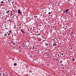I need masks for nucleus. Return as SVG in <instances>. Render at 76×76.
Here are the masks:
<instances>
[{
  "instance_id": "nucleus-1",
  "label": "nucleus",
  "mask_w": 76,
  "mask_h": 76,
  "mask_svg": "<svg viewBox=\"0 0 76 76\" xmlns=\"http://www.w3.org/2000/svg\"><path fill=\"white\" fill-rule=\"evenodd\" d=\"M69 10V9H67V10H66L65 12H63V13H65V14H66V13H68Z\"/></svg>"
},
{
  "instance_id": "nucleus-2",
  "label": "nucleus",
  "mask_w": 76,
  "mask_h": 76,
  "mask_svg": "<svg viewBox=\"0 0 76 76\" xmlns=\"http://www.w3.org/2000/svg\"><path fill=\"white\" fill-rule=\"evenodd\" d=\"M20 9H19L18 10V13L21 14L22 13V12H20Z\"/></svg>"
},
{
  "instance_id": "nucleus-3",
  "label": "nucleus",
  "mask_w": 76,
  "mask_h": 76,
  "mask_svg": "<svg viewBox=\"0 0 76 76\" xmlns=\"http://www.w3.org/2000/svg\"><path fill=\"white\" fill-rule=\"evenodd\" d=\"M56 45H57V44L56 43L53 44V47H56Z\"/></svg>"
},
{
  "instance_id": "nucleus-4",
  "label": "nucleus",
  "mask_w": 76,
  "mask_h": 76,
  "mask_svg": "<svg viewBox=\"0 0 76 76\" xmlns=\"http://www.w3.org/2000/svg\"><path fill=\"white\" fill-rule=\"evenodd\" d=\"M11 12L10 11L8 10L6 12V13L7 14L8 13H10V12Z\"/></svg>"
},
{
  "instance_id": "nucleus-5",
  "label": "nucleus",
  "mask_w": 76,
  "mask_h": 76,
  "mask_svg": "<svg viewBox=\"0 0 76 76\" xmlns=\"http://www.w3.org/2000/svg\"><path fill=\"white\" fill-rule=\"evenodd\" d=\"M37 48H36V47H34L33 46V48H32V49L34 50V49H36Z\"/></svg>"
},
{
  "instance_id": "nucleus-6",
  "label": "nucleus",
  "mask_w": 76,
  "mask_h": 76,
  "mask_svg": "<svg viewBox=\"0 0 76 76\" xmlns=\"http://www.w3.org/2000/svg\"><path fill=\"white\" fill-rule=\"evenodd\" d=\"M14 65L15 66H16L17 65V64L16 63H15L14 64Z\"/></svg>"
},
{
  "instance_id": "nucleus-7",
  "label": "nucleus",
  "mask_w": 76,
  "mask_h": 76,
  "mask_svg": "<svg viewBox=\"0 0 76 76\" xmlns=\"http://www.w3.org/2000/svg\"><path fill=\"white\" fill-rule=\"evenodd\" d=\"M45 45H47V46H48V43H46L45 44Z\"/></svg>"
},
{
  "instance_id": "nucleus-8",
  "label": "nucleus",
  "mask_w": 76,
  "mask_h": 76,
  "mask_svg": "<svg viewBox=\"0 0 76 76\" xmlns=\"http://www.w3.org/2000/svg\"><path fill=\"white\" fill-rule=\"evenodd\" d=\"M29 57H30V58L32 57V55H30Z\"/></svg>"
},
{
  "instance_id": "nucleus-9",
  "label": "nucleus",
  "mask_w": 76,
  "mask_h": 76,
  "mask_svg": "<svg viewBox=\"0 0 76 76\" xmlns=\"http://www.w3.org/2000/svg\"><path fill=\"white\" fill-rule=\"evenodd\" d=\"M34 18H36L38 17V16H36V15H35L34 16Z\"/></svg>"
},
{
  "instance_id": "nucleus-10",
  "label": "nucleus",
  "mask_w": 76,
  "mask_h": 76,
  "mask_svg": "<svg viewBox=\"0 0 76 76\" xmlns=\"http://www.w3.org/2000/svg\"><path fill=\"white\" fill-rule=\"evenodd\" d=\"M16 26L14 25V27H13L14 29H16Z\"/></svg>"
},
{
  "instance_id": "nucleus-11",
  "label": "nucleus",
  "mask_w": 76,
  "mask_h": 76,
  "mask_svg": "<svg viewBox=\"0 0 76 76\" xmlns=\"http://www.w3.org/2000/svg\"><path fill=\"white\" fill-rule=\"evenodd\" d=\"M9 32L10 33H11V34H12V31L11 30H10L9 31Z\"/></svg>"
},
{
  "instance_id": "nucleus-12",
  "label": "nucleus",
  "mask_w": 76,
  "mask_h": 76,
  "mask_svg": "<svg viewBox=\"0 0 76 76\" xmlns=\"http://www.w3.org/2000/svg\"><path fill=\"white\" fill-rule=\"evenodd\" d=\"M10 14H11V15H10V16H11V15L13 16V14H12V13H10Z\"/></svg>"
},
{
  "instance_id": "nucleus-13",
  "label": "nucleus",
  "mask_w": 76,
  "mask_h": 76,
  "mask_svg": "<svg viewBox=\"0 0 76 76\" xmlns=\"http://www.w3.org/2000/svg\"><path fill=\"white\" fill-rule=\"evenodd\" d=\"M38 35H41V34L40 33H38V34H37V36L38 37Z\"/></svg>"
},
{
  "instance_id": "nucleus-14",
  "label": "nucleus",
  "mask_w": 76,
  "mask_h": 76,
  "mask_svg": "<svg viewBox=\"0 0 76 76\" xmlns=\"http://www.w3.org/2000/svg\"><path fill=\"white\" fill-rule=\"evenodd\" d=\"M3 6V4H0V7H1V6Z\"/></svg>"
},
{
  "instance_id": "nucleus-15",
  "label": "nucleus",
  "mask_w": 76,
  "mask_h": 76,
  "mask_svg": "<svg viewBox=\"0 0 76 76\" xmlns=\"http://www.w3.org/2000/svg\"><path fill=\"white\" fill-rule=\"evenodd\" d=\"M4 36H7V34H5Z\"/></svg>"
},
{
  "instance_id": "nucleus-16",
  "label": "nucleus",
  "mask_w": 76,
  "mask_h": 76,
  "mask_svg": "<svg viewBox=\"0 0 76 76\" xmlns=\"http://www.w3.org/2000/svg\"><path fill=\"white\" fill-rule=\"evenodd\" d=\"M52 40H53V41H55V39H53Z\"/></svg>"
},
{
  "instance_id": "nucleus-17",
  "label": "nucleus",
  "mask_w": 76,
  "mask_h": 76,
  "mask_svg": "<svg viewBox=\"0 0 76 76\" xmlns=\"http://www.w3.org/2000/svg\"><path fill=\"white\" fill-rule=\"evenodd\" d=\"M48 14H49V15H50L51 12H48Z\"/></svg>"
},
{
  "instance_id": "nucleus-18",
  "label": "nucleus",
  "mask_w": 76,
  "mask_h": 76,
  "mask_svg": "<svg viewBox=\"0 0 76 76\" xmlns=\"http://www.w3.org/2000/svg\"><path fill=\"white\" fill-rule=\"evenodd\" d=\"M3 3L4 2H3V1H1V3L2 4H3Z\"/></svg>"
},
{
  "instance_id": "nucleus-19",
  "label": "nucleus",
  "mask_w": 76,
  "mask_h": 76,
  "mask_svg": "<svg viewBox=\"0 0 76 76\" xmlns=\"http://www.w3.org/2000/svg\"><path fill=\"white\" fill-rule=\"evenodd\" d=\"M22 32L24 33V34H25V32H24V31H23Z\"/></svg>"
},
{
  "instance_id": "nucleus-20",
  "label": "nucleus",
  "mask_w": 76,
  "mask_h": 76,
  "mask_svg": "<svg viewBox=\"0 0 76 76\" xmlns=\"http://www.w3.org/2000/svg\"><path fill=\"white\" fill-rule=\"evenodd\" d=\"M72 61H75V59H72Z\"/></svg>"
},
{
  "instance_id": "nucleus-21",
  "label": "nucleus",
  "mask_w": 76,
  "mask_h": 76,
  "mask_svg": "<svg viewBox=\"0 0 76 76\" xmlns=\"http://www.w3.org/2000/svg\"><path fill=\"white\" fill-rule=\"evenodd\" d=\"M34 50L35 51H37V50L36 49H35V50Z\"/></svg>"
},
{
  "instance_id": "nucleus-22",
  "label": "nucleus",
  "mask_w": 76,
  "mask_h": 76,
  "mask_svg": "<svg viewBox=\"0 0 76 76\" xmlns=\"http://www.w3.org/2000/svg\"><path fill=\"white\" fill-rule=\"evenodd\" d=\"M66 4H69V2H67Z\"/></svg>"
},
{
  "instance_id": "nucleus-23",
  "label": "nucleus",
  "mask_w": 76,
  "mask_h": 76,
  "mask_svg": "<svg viewBox=\"0 0 76 76\" xmlns=\"http://www.w3.org/2000/svg\"><path fill=\"white\" fill-rule=\"evenodd\" d=\"M8 35H10V33H8Z\"/></svg>"
},
{
  "instance_id": "nucleus-24",
  "label": "nucleus",
  "mask_w": 76,
  "mask_h": 76,
  "mask_svg": "<svg viewBox=\"0 0 76 76\" xmlns=\"http://www.w3.org/2000/svg\"><path fill=\"white\" fill-rule=\"evenodd\" d=\"M20 31H22V32L23 31V30L22 29H21Z\"/></svg>"
},
{
  "instance_id": "nucleus-25",
  "label": "nucleus",
  "mask_w": 76,
  "mask_h": 76,
  "mask_svg": "<svg viewBox=\"0 0 76 76\" xmlns=\"http://www.w3.org/2000/svg\"><path fill=\"white\" fill-rule=\"evenodd\" d=\"M11 18H14V16H13Z\"/></svg>"
},
{
  "instance_id": "nucleus-26",
  "label": "nucleus",
  "mask_w": 76,
  "mask_h": 76,
  "mask_svg": "<svg viewBox=\"0 0 76 76\" xmlns=\"http://www.w3.org/2000/svg\"><path fill=\"white\" fill-rule=\"evenodd\" d=\"M44 54V53H43V52H42V54Z\"/></svg>"
},
{
  "instance_id": "nucleus-27",
  "label": "nucleus",
  "mask_w": 76,
  "mask_h": 76,
  "mask_svg": "<svg viewBox=\"0 0 76 76\" xmlns=\"http://www.w3.org/2000/svg\"><path fill=\"white\" fill-rule=\"evenodd\" d=\"M58 59H56V61H58Z\"/></svg>"
},
{
  "instance_id": "nucleus-28",
  "label": "nucleus",
  "mask_w": 76,
  "mask_h": 76,
  "mask_svg": "<svg viewBox=\"0 0 76 76\" xmlns=\"http://www.w3.org/2000/svg\"><path fill=\"white\" fill-rule=\"evenodd\" d=\"M18 16H17L16 17V18H17V19H18Z\"/></svg>"
},
{
  "instance_id": "nucleus-29",
  "label": "nucleus",
  "mask_w": 76,
  "mask_h": 76,
  "mask_svg": "<svg viewBox=\"0 0 76 76\" xmlns=\"http://www.w3.org/2000/svg\"><path fill=\"white\" fill-rule=\"evenodd\" d=\"M73 32H72V34H73Z\"/></svg>"
},
{
  "instance_id": "nucleus-30",
  "label": "nucleus",
  "mask_w": 76,
  "mask_h": 76,
  "mask_svg": "<svg viewBox=\"0 0 76 76\" xmlns=\"http://www.w3.org/2000/svg\"><path fill=\"white\" fill-rule=\"evenodd\" d=\"M3 76H4V73H3Z\"/></svg>"
},
{
  "instance_id": "nucleus-31",
  "label": "nucleus",
  "mask_w": 76,
  "mask_h": 76,
  "mask_svg": "<svg viewBox=\"0 0 76 76\" xmlns=\"http://www.w3.org/2000/svg\"><path fill=\"white\" fill-rule=\"evenodd\" d=\"M11 13H13V12H12V11H11Z\"/></svg>"
},
{
  "instance_id": "nucleus-32",
  "label": "nucleus",
  "mask_w": 76,
  "mask_h": 76,
  "mask_svg": "<svg viewBox=\"0 0 76 76\" xmlns=\"http://www.w3.org/2000/svg\"><path fill=\"white\" fill-rule=\"evenodd\" d=\"M12 3H14V1H13V2H12Z\"/></svg>"
},
{
  "instance_id": "nucleus-33",
  "label": "nucleus",
  "mask_w": 76,
  "mask_h": 76,
  "mask_svg": "<svg viewBox=\"0 0 76 76\" xmlns=\"http://www.w3.org/2000/svg\"><path fill=\"white\" fill-rule=\"evenodd\" d=\"M12 37H13V35H12Z\"/></svg>"
},
{
  "instance_id": "nucleus-34",
  "label": "nucleus",
  "mask_w": 76,
  "mask_h": 76,
  "mask_svg": "<svg viewBox=\"0 0 76 76\" xmlns=\"http://www.w3.org/2000/svg\"><path fill=\"white\" fill-rule=\"evenodd\" d=\"M11 42H12V43H13V41H11Z\"/></svg>"
},
{
  "instance_id": "nucleus-35",
  "label": "nucleus",
  "mask_w": 76,
  "mask_h": 76,
  "mask_svg": "<svg viewBox=\"0 0 76 76\" xmlns=\"http://www.w3.org/2000/svg\"><path fill=\"white\" fill-rule=\"evenodd\" d=\"M61 66H63V64H61Z\"/></svg>"
},
{
  "instance_id": "nucleus-36",
  "label": "nucleus",
  "mask_w": 76,
  "mask_h": 76,
  "mask_svg": "<svg viewBox=\"0 0 76 76\" xmlns=\"http://www.w3.org/2000/svg\"><path fill=\"white\" fill-rule=\"evenodd\" d=\"M45 41V40H43V42H44V41Z\"/></svg>"
},
{
  "instance_id": "nucleus-37",
  "label": "nucleus",
  "mask_w": 76,
  "mask_h": 76,
  "mask_svg": "<svg viewBox=\"0 0 76 76\" xmlns=\"http://www.w3.org/2000/svg\"><path fill=\"white\" fill-rule=\"evenodd\" d=\"M25 47V46H23V47Z\"/></svg>"
},
{
  "instance_id": "nucleus-38",
  "label": "nucleus",
  "mask_w": 76,
  "mask_h": 76,
  "mask_svg": "<svg viewBox=\"0 0 76 76\" xmlns=\"http://www.w3.org/2000/svg\"><path fill=\"white\" fill-rule=\"evenodd\" d=\"M13 12H15V11H14Z\"/></svg>"
},
{
  "instance_id": "nucleus-39",
  "label": "nucleus",
  "mask_w": 76,
  "mask_h": 76,
  "mask_svg": "<svg viewBox=\"0 0 76 76\" xmlns=\"http://www.w3.org/2000/svg\"><path fill=\"white\" fill-rule=\"evenodd\" d=\"M19 48L20 49V46L19 47Z\"/></svg>"
},
{
  "instance_id": "nucleus-40",
  "label": "nucleus",
  "mask_w": 76,
  "mask_h": 76,
  "mask_svg": "<svg viewBox=\"0 0 76 76\" xmlns=\"http://www.w3.org/2000/svg\"><path fill=\"white\" fill-rule=\"evenodd\" d=\"M10 22H11V21H12V20H10Z\"/></svg>"
},
{
  "instance_id": "nucleus-41",
  "label": "nucleus",
  "mask_w": 76,
  "mask_h": 76,
  "mask_svg": "<svg viewBox=\"0 0 76 76\" xmlns=\"http://www.w3.org/2000/svg\"><path fill=\"white\" fill-rule=\"evenodd\" d=\"M63 53H62L61 55H63Z\"/></svg>"
},
{
  "instance_id": "nucleus-42",
  "label": "nucleus",
  "mask_w": 76,
  "mask_h": 76,
  "mask_svg": "<svg viewBox=\"0 0 76 76\" xmlns=\"http://www.w3.org/2000/svg\"><path fill=\"white\" fill-rule=\"evenodd\" d=\"M62 62H63V61H61V63H62Z\"/></svg>"
},
{
  "instance_id": "nucleus-43",
  "label": "nucleus",
  "mask_w": 76,
  "mask_h": 76,
  "mask_svg": "<svg viewBox=\"0 0 76 76\" xmlns=\"http://www.w3.org/2000/svg\"><path fill=\"white\" fill-rule=\"evenodd\" d=\"M8 1L9 2L10 1L9 0H8Z\"/></svg>"
},
{
  "instance_id": "nucleus-44",
  "label": "nucleus",
  "mask_w": 76,
  "mask_h": 76,
  "mask_svg": "<svg viewBox=\"0 0 76 76\" xmlns=\"http://www.w3.org/2000/svg\"><path fill=\"white\" fill-rule=\"evenodd\" d=\"M58 56H60V55H59V54L58 55Z\"/></svg>"
},
{
  "instance_id": "nucleus-45",
  "label": "nucleus",
  "mask_w": 76,
  "mask_h": 76,
  "mask_svg": "<svg viewBox=\"0 0 76 76\" xmlns=\"http://www.w3.org/2000/svg\"><path fill=\"white\" fill-rule=\"evenodd\" d=\"M1 75V73H0V75Z\"/></svg>"
},
{
  "instance_id": "nucleus-46",
  "label": "nucleus",
  "mask_w": 76,
  "mask_h": 76,
  "mask_svg": "<svg viewBox=\"0 0 76 76\" xmlns=\"http://www.w3.org/2000/svg\"><path fill=\"white\" fill-rule=\"evenodd\" d=\"M70 48L71 49H72V48Z\"/></svg>"
},
{
  "instance_id": "nucleus-47",
  "label": "nucleus",
  "mask_w": 76,
  "mask_h": 76,
  "mask_svg": "<svg viewBox=\"0 0 76 76\" xmlns=\"http://www.w3.org/2000/svg\"><path fill=\"white\" fill-rule=\"evenodd\" d=\"M46 20H48V19H47V18H46Z\"/></svg>"
},
{
  "instance_id": "nucleus-48",
  "label": "nucleus",
  "mask_w": 76,
  "mask_h": 76,
  "mask_svg": "<svg viewBox=\"0 0 76 76\" xmlns=\"http://www.w3.org/2000/svg\"><path fill=\"white\" fill-rule=\"evenodd\" d=\"M19 25H20V24H19V25H18V26H19Z\"/></svg>"
},
{
  "instance_id": "nucleus-49",
  "label": "nucleus",
  "mask_w": 76,
  "mask_h": 76,
  "mask_svg": "<svg viewBox=\"0 0 76 76\" xmlns=\"http://www.w3.org/2000/svg\"><path fill=\"white\" fill-rule=\"evenodd\" d=\"M30 32H31V33H32V31H30Z\"/></svg>"
},
{
  "instance_id": "nucleus-50",
  "label": "nucleus",
  "mask_w": 76,
  "mask_h": 76,
  "mask_svg": "<svg viewBox=\"0 0 76 76\" xmlns=\"http://www.w3.org/2000/svg\"><path fill=\"white\" fill-rule=\"evenodd\" d=\"M20 52H21V51H22V50H20Z\"/></svg>"
},
{
  "instance_id": "nucleus-51",
  "label": "nucleus",
  "mask_w": 76,
  "mask_h": 76,
  "mask_svg": "<svg viewBox=\"0 0 76 76\" xmlns=\"http://www.w3.org/2000/svg\"><path fill=\"white\" fill-rule=\"evenodd\" d=\"M66 28H67V26H66Z\"/></svg>"
},
{
  "instance_id": "nucleus-52",
  "label": "nucleus",
  "mask_w": 76,
  "mask_h": 76,
  "mask_svg": "<svg viewBox=\"0 0 76 76\" xmlns=\"http://www.w3.org/2000/svg\"><path fill=\"white\" fill-rule=\"evenodd\" d=\"M38 24H37V26H38Z\"/></svg>"
},
{
  "instance_id": "nucleus-53",
  "label": "nucleus",
  "mask_w": 76,
  "mask_h": 76,
  "mask_svg": "<svg viewBox=\"0 0 76 76\" xmlns=\"http://www.w3.org/2000/svg\"><path fill=\"white\" fill-rule=\"evenodd\" d=\"M65 29H66V28H65Z\"/></svg>"
},
{
  "instance_id": "nucleus-54",
  "label": "nucleus",
  "mask_w": 76,
  "mask_h": 76,
  "mask_svg": "<svg viewBox=\"0 0 76 76\" xmlns=\"http://www.w3.org/2000/svg\"><path fill=\"white\" fill-rule=\"evenodd\" d=\"M27 42H29V40H28V41H27Z\"/></svg>"
},
{
  "instance_id": "nucleus-55",
  "label": "nucleus",
  "mask_w": 76,
  "mask_h": 76,
  "mask_svg": "<svg viewBox=\"0 0 76 76\" xmlns=\"http://www.w3.org/2000/svg\"><path fill=\"white\" fill-rule=\"evenodd\" d=\"M1 69V68H0V69Z\"/></svg>"
},
{
  "instance_id": "nucleus-56",
  "label": "nucleus",
  "mask_w": 76,
  "mask_h": 76,
  "mask_svg": "<svg viewBox=\"0 0 76 76\" xmlns=\"http://www.w3.org/2000/svg\"><path fill=\"white\" fill-rule=\"evenodd\" d=\"M49 10H50V8H49Z\"/></svg>"
},
{
  "instance_id": "nucleus-57",
  "label": "nucleus",
  "mask_w": 76,
  "mask_h": 76,
  "mask_svg": "<svg viewBox=\"0 0 76 76\" xmlns=\"http://www.w3.org/2000/svg\"><path fill=\"white\" fill-rule=\"evenodd\" d=\"M1 68H2V66H1Z\"/></svg>"
},
{
  "instance_id": "nucleus-58",
  "label": "nucleus",
  "mask_w": 76,
  "mask_h": 76,
  "mask_svg": "<svg viewBox=\"0 0 76 76\" xmlns=\"http://www.w3.org/2000/svg\"><path fill=\"white\" fill-rule=\"evenodd\" d=\"M3 5H4V4H3Z\"/></svg>"
},
{
  "instance_id": "nucleus-59",
  "label": "nucleus",
  "mask_w": 76,
  "mask_h": 76,
  "mask_svg": "<svg viewBox=\"0 0 76 76\" xmlns=\"http://www.w3.org/2000/svg\"><path fill=\"white\" fill-rule=\"evenodd\" d=\"M64 57H66V56H64Z\"/></svg>"
},
{
  "instance_id": "nucleus-60",
  "label": "nucleus",
  "mask_w": 76,
  "mask_h": 76,
  "mask_svg": "<svg viewBox=\"0 0 76 76\" xmlns=\"http://www.w3.org/2000/svg\"><path fill=\"white\" fill-rule=\"evenodd\" d=\"M23 45H24V44H23Z\"/></svg>"
},
{
  "instance_id": "nucleus-61",
  "label": "nucleus",
  "mask_w": 76,
  "mask_h": 76,
  "mask_svg": "<svg viewBox=\"0 0 76 76\" xmlns=\"http://www.w3.org/2000/svg\"><path fill=\"white\" fill-rule=\"evenodd\" d=\"M0 76H2L0 75Z\"/></svg>"
},
{
  "instance_id": "nucleus-62",
  "label": "nucleus",
  "mask_w": 76,
  "mask_h": 76,
  "mask_svg": "<svg viewBox=\"0 0 76 76\" xmlns=\"http://www.w3.org/2000/svg\"><path fill=\"white\" fill-rule=\"evenodd\" d=\"M62 69H64V68H63Z\"/></svg>"
},
{
  "instance_id": "nucleus-63",
  "label": "nucleus",
  "mask_w": 76,
  "mask_h": 76,
  "mask_svg": "<svg viewBox=\"0 0 76 76\" xmlns=\"http://www.w3.org/2000/svg\"><path fill=\"white\" fill-rule=\"evenodd\" d=\"M62 59H63V58H62Z\"/></svg>"
},
{
  "instance_id": "nucleus-64",
  "label": "nucleus",
  "mask_w": 76,
  "mask_h": 76,
  "mask_svg": "<svg viewBox=\"0 0 76 76\" xmlns=\"http://www.w3.org/2000/svg\"><path fill=\"white\" fill-rule=\"evenodd\" d=\"M6 76H7V75H6Z\"/></svg>"
}]
</instances>
